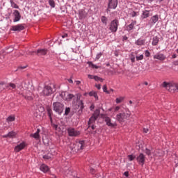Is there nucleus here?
Returning a JSON list of instances; mask_svg holds the SVG:
<instances>
[{"instance_id":"72a5a7b5","label":"nucleus","mask_w":178,"mask_h":178,"mask_svg":"<svg viewBox=\"0 0 178 178\" xmlns=\"http://www.w3.org/2000/svg\"><path fill=\"white\" fill-rule=\"evenodd\" d=\"M49 154L51 156V157L56 155V149H51L50 151L49 152Z\"/></svg>"},{"instance_id":"f704fd0d","label":"nucleus","mask_w":178,"mask_h":178,"mask_svg":"<svg viewBox=\"0 0 178 178\" xmlns=\"http://www.w3.org/2000/svg\"><path fill=\"white\" fill-rule=\"evenodd\" d=\"M128 161L131 162V161H134V159L136 158V156L134 154H129L127 156Z\"/></svg>"},{"instance_id":"e2e57ef3","label":"nucleus","mask_w":178,"mask_h":178,"mask_svg":"<svg viewBox=\"0 0 178 178\" xmlns=\"http://www.w3.org/2000/svg\"><path fill=\"white\" fill-rule=\"evenodd\" d=\"M67 81H68V83H70V84H73V80H72V79H68Z\"/></svg>"},{"instance_id":"473e14b6","label":"nucleus","mask_w":178,"mask_h":178,"mask_svg":"<svg viewBox=\"0 0 178 178\" xmlns=\"http://www.w3.org/2000/svg\"><path fill=\"white\" fill-rule=\"evenodd\" d=\"M124 100V97H120L118 98H116L115 102L116 104H120L121 102H123Z\"/></svg>"},{"instance_id":"680f3d73","label":"nucleus","mask_w":178,"mask_h":178,"mask_svg":"<svg viewBox=\"0 0 178 178\" xmlns=\"http://www.w3.org/2000/svg\"><path fill=\"white\" fill-rule=\"evenodd\" d=\"M148 131H149L148 128H144L143 129L144 133H148Z\"/></svg>"},{"instance_id":"49530a36","label":"nucleus","mask_w":178,"mask_h":178,"mask_svg":"<svg viewBox=\"0 0 178 178\" xmlns=\"http://www.w3.org/2000/svg\"><path fill=\"white\" fill-rule=\"evenodd\" d=\"M8 86L10 87L11 88H13V90H15V88H16V85L13 83H8Z\"/></svg>"},{"instance_id":"338daca9","label":"nucleus","mask_w":178,"mask_h":178,"mask_svg":"<svg viewBox=\"0 0 178 178\" xmlns=\"http://www.w3.org/2000/svg\"><path fill=\"white\" fill-rule=\"evenodd\" d=\"M51 178H56V175H54V174H51Z\"/></svg>"},{"instance_id":"9d476101","label":"nucleus","mask_w":178,"mask_h":178,"mask_svg":"<svg viewBox=\"0 0 178 178\" xmlns=\"http://www.w3.org/2000/svg\"><path fill=\"white\" fill-rule=\"evenodd\" d=\"M67 132L70 137H77V136L80 135V131L74 129V128H68Z\"/></svg>"},{"instance_id":"7ed1b4c3","label":"nucleus","mask_w":178,"mask_h":178,"mask_svg":"<svg viewBox=\"0 0 178 178\" xmlns=\"http://www.w3.org/2000/svg\"><path fill=\"white\" fill-rule=\"evenodd\" d=\"M162 87L165 88L169 92L175 94V92H178V83L176 82H166L164 81L162 83Z\"/></svg>"},{"instance_id":"0eeeda50","label":"nucleus","mask_w":178,"mask_h":178,"mask_svg":"<svg viewBox=\"0 0 178 178\" xmlns=\"http://www.w3.org/2000/svg\"><path fill=\"white\" fill-rule=\"evenodd\" d=\"M54 94V88L49 86H46L44 87L42 95L44 97H49V95H52Z\"/></svg>"},{"instance_id":"bf43d9fd","label":"nucleus","mask_w":178,"mask_h":178,"mask_svg":"<svg viewBox=\"0 0 178 178\" xmlns=\"http://www.w3.org/2000/svg\"><path fill=\"white\" fill-rule=\"evenodd\" d=\"M75 83H76V86H80V84H81V81H75Z\"/></svg>"},{"instance_id":"052dcab7","label":"nucleus","mask_w":178,"mask_h":178,"mask_svg":"<svg viewBox=\"0 0 178 178\" xmlns=\"http://www.w3.org/2000/svg\"><path fill=\"white\" fill-rule=\"evenodd\" d=\"M96 88H97V90H101V84L96 85Z\"/></svg>"},{"instance_id":"3c124183","label":"nucleus","mask_w":178,"mask_h":178,"mask_svg":"<svg viewBox=\"0 0 178 178\" xmlns=\"http://www.w3.org/2000/svg\"><path fill=\"white\" fill-rule=\"evenodd\" d=\"M88 79H90V80H92V79H95V76L91 75V74H88Z\"/></svg>"},{"instance_id":"0e129e2a","label":"nucleus","mask_w":178,"mask_h":178,"mask_svg":"<svg viewBox=\"0 0 178 178\" xmlns=\"http://www.w3.org/2000/svg\"><path fill=\"white\" fill-rule=\"evenodd\" d=\"M172 58V59H175V58H177V54H173Z\"/></svg>"},{"instance_id":"603ef678","label":"nucleus","mask_w":178,"mask_h":178,"mask_svg":"<svg viewBox=\"0 0 178 178\" xmlns=\"http://www.w3.org/2000/svg\"><path fill=\"white\" fill-rule=\"evenodd\" d=\"M145 154H147V155H151V150L146 149Z\"/></svg>"},{"instance_id":"6e6552de","label":"nucleus","mask_w":178,"mask_h":178,"mask_svg":"<svg viewBox=\"0 0 178 178\" xmlns=\"http://www.w3.org/2000/svg\"><path fill=\"white\" fill-rule=\"evenodd\" d=\"M119 27V21L118 19L113 20L110 24L109 30L111 31V33H116Z\"/></svg>"},{"instance_id":"37998d69","label":"nucleus","mask_w":178,"mask_h":178,"mask_svg":"<svg viewBox=\"0 0 178 178\" xmlns=\"http://www.w3.org/2000/svg\"><path fill=\"white\" fill-rule=\"evenodd\" d=\"M69 113H70V108L67 107V108H65L64 115H69Z\"/></svg>"},{"instance_id":"4be33fe9","label":"nucleus","mask_w":178,"mask_h":178,"mask_svg":"<svg viewBox=\"0 0 178 178\" xmlns=\"http://www.w3.org/2000/svg\"><path fill=\"white\" fill-rule=\"evenodd\" d=\"M8 137L9 138H15V137H16V132L12 131L8 132V134L3 136V138H8Z\"/></svg>"},{"instance_id":"2eb2a0df","label":"nucleus","mask_w":178,"mask_h":178,"mask_svg":"<svg viewBox=\"0 0 178 178\" xmlns=\"http://www.w3.org/2000/svg\"><path fill=\"white\" fill-rule=\"evenodd\" d=\"M153 58L157 59V60H165V59H166V56H165V54L161 52H158L153 56Z\"/></svg>"},{"instance_id":"393cba45","label":"nucleus","mask_w":178,"mask_h":178,"mask_svg":"<svg viewBox=\"0 0 178 178\" xmlns=\"http://www.w3.org/2000/svg\"><path fill=\"white\" fill-rule=\"evenodd\" d=\"M135 44H136V45H138L139 47L145 45V40L139 38L135 41Z\"/></svg>"},{"instance_id":"5701e85b","label":"nucleus","mask_w":178,"mask_h":178,"mask_svg":"<svg viewBox=\"0 0 178 178\" xmlns=\"http://www.w3.org/2000/svg\"><path fill=\"white\" fill-rule=\"evenodd\" d=\"M40 131H41L40 129H38L37 131L34 134H31L30 137L35 138V140H40Z\"/></svg>"},{"instance_id":"79ce46f5","label":"nucleus","mask_w":178,"mask_h":178,"mask_svg":"<svg viewBox=\"0 0 178 178\" xmlns=\"http://www.w3.org/2000/svg\"><path fill=\"white\" fill-rule=\"evenodd\" d=\"M136 60H143L144 59V55L141 54L140 56H136Z\"/></svg>"},{"instance_id":"c756f323","label":"nucleus","mask_w":178,"mask_h":178,"mask_svg":"<svg viewBox=\"0 0 178 178\" xmlns=\"http://www.w3.org/2000/svg\"><path fill=\"white\" fill-rule=\"evenodd\" d=\"M141 17L143 19H147V17H149V10L143 11Z\"/></svg>"},{"instance_id":"1a4fd4ad","label":"nucleus","mask_w":178,"mask_h":178,"mask_svg":"<svg viewBox=\"0 0 178 178\" xmlns=\"http://www.w3.org/2000/svg\"><path fill=\"white\" fill-rule=\"evenodd\" d=\"M78 15L80 20H83V19H86V17H87V15H88V11H87L86 8H83L79 10Z\"/></svg>"},{"instance_id":"39448f33","label":"nucleus","mask_w":178,"mask_h":178,"mask_svg":"<svg viewBox=\"0 0 178 178\" xmlns=\"http://www.w3.org/2000/svg\"><path fill=\"white\" fill-rule=\"evenodd\" d=\"M47 115L49 117L51 126L53 129H55L56 133H62V129H60V127L57 124L52 122V110L51 108L47 109Z\"/></svg>"},{"instance_id":"cd10ccee","label":"nucleus","mask_w":178,"mask_h":178,"mask_svg":"<svg viewBox=\"0 0 178 178\" xmlns=\"http://www.w3.org/2000/svg\"><path fill=\"white\" fill-rule=\"evenodd\" d=\"M90 97H94L96 101H98V94L95 91H91L88 93Z\"/></svg>"},{"instance_id":"13d9d810","label":"nucleus","mask_w":178,"mask_h":178,"mask_svg":"<svg viewBox=\"0 0 178 178\" xmlns=\"http://www.w3.org/2000/svg\"><path fill=\"white\" fill-rule=\"evenodd\" d=\"M124 176H125V177H129V172H127V171L124 172Z\"/></svg>"},{"instance_id":"f257e3e1","label":"nucleus","mask_w":178,"mask_h":178,"mask_svg":"<svg viewBox=\"0 0 178 178\" xmlns=\"http://www.w3.org/2000/svg\"><path fill=\"white\" fill-rule=\"evenodd\" d=\"M60 97H61L64 101L70 102L72 99H76V101H78L79 108H80V109H83L84 108V103H83L82 100H80V98L81 97V94H76L74 96L73 94H70L67 92H62L61 94H60Z\"/></svg>"},{"instance_id":"a19ab883","label":"nucleus","mask_w":178,"mask_h":178,"mask_svg":"<svg viewBox=\"0 0 178 178\" xmlns=\"http://www.w3.org/2000/svg\"><path fill=\"white\" fill-rule=\"evenodd\" d=\"M107 22H108V19H106V17L102 16V22H103L104 24H106Z\"/></svg>"},{"instance_id":"69168bd1","label":"nucleus","mask_w":178,"mask_h":178,"mask_svg":"<svg viewBox=\"0 0 178 178\" xmlns=\"http://www.w3.org/2000/svg\"><path fill=\"white\" fill-rule=\"evenodd\" d=\"M67 37V33H65L63 35H62V38H66Z\"/></svg>"},{"instance_id":"f03ea898","label":"nucleus","mask_w":178,"mask_h":178,"mask_svg":"<svg viewBox=\"0 0 178 178\" xmlns=\"http://www.w3.org/2000/svg\"><path fill=\"white\" fill-rule=\"evenodd\" d=\"M130 115H131V113H130V111H129V108H125L121 109V111H120L119 113L116 115V119L120 123H123V122L129 120Z\"/></svg>"},{"instance_id":"b1692460","label":"nucleus","mask_w":178,"mask_h":178,"mask_svg":"<svg viewBox=\"0 0 178 178\" xmlns=\"http://www.w3.org/2000/svg\"><path fill=\"white\" fill-rule=\"evenodd\" d=\"M40 170L41 172H43V173H47V172H49V167L46 164H42L40 167Z\"/></svg>"},{"instance_id":"5fc2aeb1","label":"nucleus","mask_w":178,"mask_h":178,"mask_svg":"<svg viewBox=\"0 0 178 178\" xmlns=\"http://www.w3.org/2000/svg\"><path fill=\"white\" fill-rule=\"evenodd\" d=\"M131 61L132 62V63H134V62H136V57L132 56L130 58Z\"/></svg>"},{"instance_id":"4c0bfd02","label":"nucleus","mask_w":178,"mask_h":178,"mask_svg":"<svg viewBox=\"0 0 178 178\" xmlns=\"http://www.w3.org/2000/svg\"><path fill=\"white\" fill-rule=\"evenodd\" d=\"M7 122H15V116H9L7 119H6Z\"/></svg>"},{"instance_id":"20e7f679","label":"nucleus","mask_w":178,"mask_h":178,"mask_svg":"<svg viewBox=\"0 0 178 178\" xmlns=\"http://www.w3.org/2000/svg\"><path fill=\"white\" fill-rule=\"evenodd\" d=\"M98 116H99V110H96L93 115L90 118L88 121V126L91 127L92 130H95V127L94 126V123H95V120L98 119Z\"/></svg>"},{"instance_id":"6ab92c4d","label":"nucleus","mask_w":178,"mask_h":178,"mask_svg":"<svg viewBox=\"0 0 178 178\" xmlns=\"http://www.w3.org/2000/svg\"><path fill=\"white\" fill-rule=\"evenodd\" d=\"M23 97H24L25 99H27V101H31L33 98H34V95H33L30 90H26V94L23 95Z\"/></svg>"},{"instance_id":"a878e982","label":"nucleus","mask_w":178,"mask_h":178,"mask_svg":"<svg viewBox=\"0 0 178 178\" xmlns=\"http://www.w3.org/2000/svg\"><path fill=\"white\" fill-rule=\"evenodd\" d=\"M159 42V38L158 36H154L152 39V45L154 47H156V45H158V43Z\"/></svg>"},{"instance_id":"4468645a","label":"nucleus","mask_w":178,"mask_h":178,"mask_svg":"<svg viewBox=\"0 0 178 178\" xmlns=\"http://www.w3.org/2000/svg\"><path fill=\"white\" fill-rule=\"evenodd\" d=\"M26 145L24 142H22L21 143L18 144L14 148L15 152H20V151H22V149H24V148H26Z\"/></svg>"},{"instance_id":"e433bc0d","label":"nucleus","mask_w":178,"mask_h":178,"mask_svg":"<svg viewBox=\"0 0 178 178\" xmlns=\"http://www.w3.org/2000/svg\"><path fill=\"white\" fill-rule=\"evenodd\" d=\"M49 5H50L51 8H55V1L49 0Z\"/></svg>"},{"instance_id":"bb28decb","label":"nucleus","mask_w":178,"mask_h":178,"mask_svg":"<svg viewBox=\"0 0 178 178\" xmlns=\"http://www.w3.org/2000/svg\"><path fill=\"white\" fill-rule=\"evenodd\" d=\"M134 26H136V22H131L129 25L127 26V31H131V30L134 29Z\"/></svg>"},{"instance_id":"c85d7f7f","label":"nucleus","mask_w":178,"mask_h":178,"mask_svg":"<svg viewBox=\"0 0 178 178\" xmlns=\"http://www.w3.org/2000/svg\"><path fill=\"white\" fill-rule=\"evenodd\" d=\"M88 65H89L90 67H91L92 69H99V67H101L100 66H98L94 63H92V62L91 61H88Z\"/></svg>"},{"instance_id":"ea45409f","label":"nucleus","mask_w":178,"mask_h":178,"mask_svg":"<svg viewBox=\"0 0 178 178\" xmlns=\"http://www.w3.org/2000/svg\"><path fill=\"white\" fill-rule=\"evenodd\" d=\"M34 118H35V120H37V122L41 120V115L40 114H34Z\"/></svg>"},{"instance_id":"ddd939ff","label":"nucleus","mask_w":178,"mask_h":178,"mask_svg":"<svg viewBox=\"0 0 178 178\" xmlns=\"http://www.w3.org/2000/svg\"><path fill=\"white\" fill-rule=\"evenodd\" d=\"M118 8V0H108V9H115Z\"/></svg>"},{"instance_id":"a18cd8bd","label":"nucleus","mask_w":178,"mask_h":178,"mask_svg":"<svg viewBox=\"0 0 178 178\" xmlns=\"http://www.w3.org/2000/svg\"><path fill=\"white\" fill-rule=\"evenodd\" d=\"M101 56H102V53L99 52L98 53L97 55H96V60H98V59H100L101 58Z\"/></svg>"},{"instance_id":"864d4df0","label":"nucleus","mask_w":178,"mask_h":178,"mask_svg":"<svg viewBox=\"0 0 178 178\" xmlns=\"http://www.w3.org/2000/svg\"><path fill=\"white\" fill-rule=\"evenodd\" d=\"M99 79H101V77L95 76L94 80H95V81H99Z\"/></svg>"},{"instance_id":"58836bf2","label":"nucleus","mask_w":178,"mask_h":178,"mask_svg":"<svg viewBox=\"0 0 178 178\" xmlns=\"http://www.w3.org/2000/svg\"><path fill=\"white\" fill-rule=\"evenodd\" d=\"M5 87H6V83H5V82H0V90H3V88H5Z\"/></svg>"},{"instance_id":"774afa93","label":"nucleus","mask_w":178,"mask_h":178,"mask_svg":"<svg viewBox=\"0 0 178 178\" xmlns=\"http://www.w3.org/2000/svg\"><path fill=\"white\" fill-rule=\"evenodd\" d=\"M175 65H176V66H178V60H176V61H175Z\"/></svg>"},{"instance_id":"c9c22d12","label":"nucleus","mask_w":178,"mask_h":178,"mask_svg":"<svg viewBox=\"0 0 178 178\" xmlns=\"http://www.w3.org/2000/svg\"><path fill=\"white\" fill-rule=\"evenodd\" d=\"M43 159L48 160L51 159L52 158V156L48 153L47 154H45L42 156Z\"/></svg>"},{"instance_id":"7c9ffc66","label":"nucleus","mask_w":178,"mask_h":178,"mask_svg":"<svg viewBox=\"0 0 178 178\" xmlns=\"http://www.w3.org/2000/svg\"><path fill=\"white\" fill-rule=\"evenodd\" d=\"M10 3L12 8H13L14 9H19V6L13 2V0H10Z\"/></svg>"},{"instance_id":"aec40b11","label":"nucleus","mask_w":178,"mask_h":178,"mask_svg":"<svg viewBox=\"0 0 178 178\" xmlns=\"http://www.w3.org/2000/svg\"><path fill=\"white\" fill-rule=\"evenodd\" d=\"M35 54H37L38 56H41L42 55H47L48 50L46 49H39L37 51H33Z\"/></svg>"},{"instance_id":"f8f14e48","label":"nucleus","mask_w":178,"mask_h":178,"mask_svg":"<svg viewBox=\"0 0 178 178\" xmlns=\"http://www.w3.org/2000/svg\"><path fill=\"white\" fill-rule=\"evenodd\" d=\"M13 15L14 16L13 22L16 23L17 22H20V19H22V15H20V13L17 10H14Z\"/></svg>"},{"instance_id":"2f4dec72","label":"nucleus","mask_w":178,"mask_h":178,"mask_svg":"<svg viewBox=\"0 0 178 178\" xmlns=\"http://www.w3.org/2000/svg\"><path fill=\"white\" fill-rule=\"evenodd\" d=\"M125 108H124V106H115V108H114V111H115V112H118V111H120V112H122V109H124Z\"/></svg>"},{"instance_id":"09e8293b","label":"nucleus","mask_w":178,"mask_h":178,"mask_svg":"<svg viewBox=\"0 0 178 178\" xmlns=\"http://www.w3.org/2000/svg\"><path fill=\"white\" fill-rule=\"evenodd\" d=\"M156 152L158 154V156H162V155H163V152H162V150H159Z\"/></svg>"},{"instance_id":"9b49d317","label":"nucleus","mask_w":178,"mask_h":178,"mask_svg":"<svg viewBox=\"0 0 178 178\" xmlns=\"http://www.w3.org/2000/svg\"><path fill=\"white\" fill-rule=\"evenodd\" d=\"M136 161L139 165H141V166H144V163H145V156L140 153L137 157Z\"/></svg>"},{"instance_id":"4d7b16f0","label":"nucleus","mask_w":178,"mask_h":178,"mask_svg":"<svg viewBox=\"0 0 178 178\" xmlns=\"http://www.w3.org/2000/svg\"><path fill=\"white\" fill-rule=\"evenodd\" d=\"M90 173H92V175H95V170L94 168H90Z\"/></svg>"},{"instance_id":"6e6d98bb","label":"nucleus","mask_w":178,"mask_h":178,"mask_svg":"<svg viewBox=\"0 0 178 178\" xmlns=\"http://www.w3.org/2000/svg\"><path fill=\"white\" fill-rule=\"evenodd\" d=\"M175 166L177 168V166H178V157H177L175 159Z\"/></svg>"},{"instance_id":"c03bdc74","label":"nucleus","mask_w":178,"mask_h":178,"mask_svg":"<svg viewBox=\"0 0 178 178\" xmlns=\"http://www.w3.org/2000/svg\"><path fill=\"white\" fill-rule=\"evenodd\" d=\"M145 56H146V58H149V56H151V53L149 52V51H145Z\"/></svg>"},{"instance_id":"a211bd4d","label":"nucleus","mask_w":178,"mask_h":178,"mask_svg":"<svg viewBox=\"0 0 178 178\" xmlns=\"http://www.w3.org/2000/svg\"><path fill=\"white\" fill-rule=\"evenodd\" d=\"M84 147H86V142L84 140H80L76 143V148L78 151L83 149Z\"/></svg>"},{"instance_id":"f3484780","label":"nucleus","mask_w":178,"mask_h":178,"mask_svg":"<svg viewBox=\"0 0 178 178\" xmlns=\"http://www.w3.org/2000/svg\"><path fill=\"white\" fill-rule=\"evenodd\" d=\"M158 20H159V16L158 15L152 16L149 22V26H154V24H155Z\"/></svg>"},{"instance_id":"412c9836","label":"nucleus","mask_w":178,"mask_h":178,"mask_svg":"<svg viewBox=\"0 0 178 178\" xmlns=\"http://www.w3.org/2000/svg\"><path fill=\"white\" fill-rule=\"evenodd\" d=\"M23 30H24V26L22 24L13 26V31H22Z\"/></svg>"},{"instance_id":"423d86ee","label":"nucleus","mask_w":178,"mask_h":178,"mask_svg":"<svg viewBox=\"0 0 178 178\" xmlns=\"http://www.w3.org/2000/svg\"><path fill=\"white\" fill-rule=\"evenodd\" d=\"M64 106L60 102H54L53 103V111L58 113V115H62L63 113Z\"/></svg>"},{"instance_id":"8fccbe9b","label":"nucleus","mask_w":178,"mask_h":178,"mask_svg":"<svg viewBox=\"0 0 178 178\" xmlns=\"http://www.w3.org/2000/svg\"><path fill=\"white\" fill-rule=\"evenodd\" d=\"M131 17H136V16H137V13H136V11H133L131 13Z\"/></svg>"},{"instance_id":"dca6fc26","label":"nucleus","mask_w":178,"mask_h":178,"mask_svg":"<svg viewBox=\"0 0 178 178\" xmlns=\"http://www.w3.org/2000/svg\"><path fill=\"white\" fill-rule=\"evenodd\" d=\"M104 122L108 126V127H115L116 126V123L111 122V118L106 116L104 117Z\"/></svg>"},{"instance_id":"de8ad7c7","label":"nucleus","mask_w":178,"mask_h":178,"mask_svg":"<svg viewBox=\"0 0 178 178\" xmlns=\"http://www.w3.org/2000/svg\"><path fill=\"white\" fill-rule=\"evenodd\" d=\"M103 91H104V92H106V94H109V91H108V90H107L106 85H104Z\"/></svg>"}]
</instances>
